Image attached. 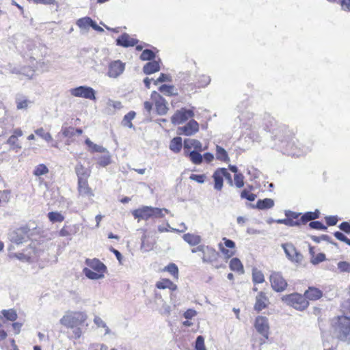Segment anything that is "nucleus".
<instances>
[{"mask_svg":"<svg viewBox=\"0 0 350 350\" xmlns=\"http://www.w3.org/2000/svg\"><path fill=\"white\" fill-rule=\"evenodd\" d=\"M325 260V255L323 253H319L316 256H313L311 258V263L317 265Z\"/></svg>","mask_w":350,"mask_h":350,"instance_id":"obj_61","label":"nucleus"},{"mask_svg":"<svg viewBox=\"0 0 350 350\" xmlns=\"http://www.w3.org/2000/svg\"><path fill=\"white\" fill-rule=\"evenodd\" d=\"M193 116L194 113L192 109L181 108L180 110L176 111L172 116L171 121L174 124H180Z\"/></svg>","mask_w":350,"mask_h":350,"instance_id":"obj_8","label":"nucleus"},{"mask_svg":"<svg viewBox=\"0 0 350 350\" xmlns=\"http://www.w3.org/2000/svg\"><path fill=\"white\" fill-rule=\"evenodd\" d=\"M244 176L241 173L236 174L234 176V185L237 188L244 186Z\"/></svg>","mask_w":350,"mask_h":350,"instance_id":"obj_55","label":"nucleus"},{"mask_svg":"<svg viewBox=\"0 0 350 350\" xmlns=\"http://www.w3.org/2000/svg\"><path fill=\"white\" fill-rule=\"evenodd\" d=\"M62 133L63 135L66 137H72L75 135V128L72 126L68 127H62Z\"/></svg>","mask_w":350,"mask_h":350,"instance_id":"obj_60","label":"nucleus"},{"mask_svg":"<svg viewBox=\"0 0 350 350\" xmlns=\"http://www.w3.org/2000/svg\"><path fill=\"white\" fill-rule=\"evenodd\" d=\"M311 239L316 243H320L321 241H325L335 246L338 245V244L336 242L332 241L331 238L327 234H323L320 237L311 236Z\"/></svg>","mask_w":350,"mask_h":350,"instance_id":"obj_50","label":"nucleus"},{"mask_svg":"<svg viewBox=\"0 0 350 350\" xmlns=\"http://www.w3.org/2000/svg\"><path fill=\"white\" fill-rule=\"evenodd\" d=\"M306 299L317 300L323 296V292L316 287H309L304 293Z\"/></svg>","mask_w":350,"mask_h":350,"instance_id":"obj_23","label":"nucleus"},{"mask_svg":"<svg viewBox=\"0 0 350 350\" xmlns=\"http://www.w3.org/2000/svg\"><path fill=\"white\" fill-rule=\"evenodd\" d=\"M183 238L191 246L198 245L202 241V237L200 235L191 233L185 234Z\"/></svg>","mask_w":350,"mask_h":350,"instance_id":"obj_28","label":"nucleus"},{"mask_svg":"<svg viewBox=\"0 0 350 350\" xmlns=\"http://www.w3.org/2000/svg\"><path fill=\"white\" fill-rule=\"evenodd\" d=\"M48 218L53 223L62 222L64 219V217L59 212H49Z\"/></svg>","mask_w":350,"mask_h":350,"instance_id":"obj_45","label":"nucleus"},{"mask_svg":"<svg viewBox=\"0 0 350 350\" xmlns=\"http://www.w3.org/2000/svg\"><path fill=\"white\" fill-rule=\"evenodd\" d=\"M31 234V230L27 226H22L11 232L9 239L12 243L17 245L26 242Z\"/></svg>","mask_w":350,"mask_h":350,"instance_id":"obj_5","label":"nucleus"},{"mask_svg":"<svg viewBox=\"0 0 350 350\" xmlns=\"http://www.w3.org/2000/svg\"><path fill=\"white\" fill-rule=\"evenodd\" d=\"M338 268L341 272L350 273V262L340 261L338 263Z\"/></svg>","mask_w":350,"mask_h":350,"instance_id":"obj_59","label":"nucleus"},{"mask_svg":"<svg viewBox=\"0 0 350 350\" xmlns=\"http://www.w3.org/2000/svg\"><path fill=\"white\" fill-rule=\"evenodd\" d=\"M320 217V212L318 209H316L314 211H308L305 213H304L300 219V225L301 224H306L308 221H312L316 219L319 218Z\"/></svg>","mask_w":350,"mask_h":350,"instance_id":"obj_25","label":"nucleus"},{"mask_svg":"<svg viewBox=\"0 0 350 350\" xmlns=\"http://www.w3.org/2000/svg\"><path fill=\"white\" fill-rule=\"evenodd\" d=\"M191 148H193V150L196 151H203L205 150L207 147H202V143L195 139H186L184 141V149L185 152L187 151V150H189Z\"/></svg>","mask_w":350,"mask_h":350,"instance_id":"obj_20","label":"nucleus"},{"mask_svg":"<svg viewBox=\"0 0 350 350\" xmlns=\"http://www.w3.org/2000/svg\"><path fill=\"white\" fill-rule=\"evenodd\" d=\"M92 19L90 17H84L77 21V25L81 29H88L91 27Z\"/></svg>","mask_w":350,"mask_h":350,"instance_id":"obj_46","label":"nucleus"},{"mask_svg":"<svg viewBox=\"0 0 350 350\" xmlns=\"http://www.w3.org/2000/svg\"><path fill=\"white\" fill-rule=\"evenodd\" d=\"M224 170H221V168H218L213 173V178L214 180L215 189L217 191L221 190L224 183Z\"/></svg>","mask_w":350,"mask_h":350,"instance_id":"obj_22","label":"nucleus"},{"mask_svg":"<svg viewBox=\"0 0 350 350\" xmlns=\"http://www.w3.org/2000/svg\"><path fill=\"white\" fill-rule=\"evenodd\" d=\"M159 90L166 96H174L178 94V92L174 85L166 84L161 85L159 87Z\"/></svg>","mask_w":350,"mask_h":350,"instance_id":"obj_37","label":"nucleus"},{"mask_svg":"<svg viewBox=\"0 0 350 350\" xmlns=\"http://www.w3.org/2000/svg\"><path fill=\"white\" fill-rule=\"evenodd\" d=\"M136 113L133 111H129L126 113L122 120V125L124 126L129 127L130 129L133 128V124H132V120L135 118Z\"/></svg>","mask_w":350,"mask_h":350,"instance_id":"obj_36","label":"nucleus"},{"mask_svg":"<svg viewBox=\"0 0 350 350\" xmlns=\"http://www.w3.org/2000/svg\"><path fill=\"white\" fill-rule=\"evenodd\" d=\"M252 280L254 283L260 284L265 281L264 275L257 269H254L252 271Z\"/></svg>","mask_w":350,"mask_h":350,"instance_id":"obj_43","label":"nucleus"},{"mask_svg":"<svg viewBox=\"0 0 350 350\" xmlns=\"http://www.w3.org/2000/svg\"><path fill=\"white\" fill-rule=\"evenodd\" d=\"M75 172L77 174L78 180L81 179H88L90 176V171L86 169L81 163L77 164L75 167Z\"/></svg>","mask_w":350,"mask_h":350,"instance_id":"obj_31","label":"nucleus"},{"mask_svg":"<svg viewBox=\"0 0 350 350\" xmlns=\"http://www.w3.org/2000/svg\"><path fill=\"white\" fill-rule=\"evenodd\" d=\"M79 230V226L77 224L73 225H65L59 231V234L60 237H70L75 235L78 232Z\"/></svg>","mask_w":350,"mask_h":350,"instance_id":"obj_24","label":"nucleus"},{"mask_svg":"<svg viewBox=\"0 0 350 350\" xmlns=\"http://www.w3.org/2000/svg\"><path fill=\"white\" fill-rule=\"evenodd\" d=\"M78 191L79 195L91 198L94 193L91 188L88 186V179H81L78 180Z\"/></svg>","mask_w":350,"mask_h":350,"instance_id":"obj_19","label":"nucleus"},{"mask_svg":"<svg viewBox=\"0 0 350 350\" xmlns=\"http://www.w3.org/2000/svg\"><path fill=\"white\" fill-rule=\"evenodd\" d=\"M35 133L39 137H42L46 142H49L53 140L51 135L48 132H45L43 128H39L36 129L35 131Z\"/></svg>","mask_w":350,"mask_h":350,"instance_id":"obj_48","label":"nucleus"},{"mask_svg":"<svg viewBox=\"0 0 350 350\" xmlns=\"http://www.w3.org/2000/svg\"><path fill=\"white\" fill-rule=\"evenodd\" d=\"M151 98L155 103L156 110L159 115H165L167 113L168 107L167 102L159 93L154 91L151 94Z\"/></svg>","mask_w":350,"mask_h":350,"instance_id":"obj_11","label":"nucleus"},{"mask_svg":"<svg viewBox=\"0 0 350 350\" xmlns=\"http://www.w3.org/2000/svg\"><path fill=\"white\" fill-rule=\"evenodd\" d=\"M6 144L10 146V150L15 152H18L22 148L18 139L16 138L14 136H10L8 139Z\"/></svg>","mask_w":350,"mask_h":350,"instance_id":"obj_34","label":"nucleus"},{"mask_svg":"<svg viewBox=\"0 0 350 350\" xmlns=\"http://www.w3.org/2000/svg\"><path fill=\"white\" fill-rule=\"evenodd\" d=\"M270 282L272 288L276 292L284 291L286 286L287 282L280 273L274 272L270 275Z\"/></svg>","mask_w":350,"mask_h":350,"instance_id":"obj_9","label":"nucleus"},{"mask_svg":"<svg viewBox=\"0 0 350 350\" xmlns=\"http://www.w3.org/2000/svg\"><path fill=\"white\" fill-rule=\"evenodd\" d=\"M274 201L271 198H265L263 200H258L256 202L255 208L259 210L269 209L273 207Z\"/></svg>","mask_w":350,"mask_h":350,"instance_id":"obj_30","label":"nucleus"},{"mask_svg":"<svg viewBox=\"0 0 350 350\" xmlns=\"http://www.w3.org/2000/svg\"><path fill=\"white\" fill-rule=\"evenodd\" d=\"M155 57L154 53L150 49H145L143 51L140 55V59L143 61H152L154 60Z\"/></svg>","mask_w":350,"mask_h":350,"instance_id":"obj_49","label":"nucleus"},{"mask_svg":"<svg viewBox=\"0 0 350 350\" xmlns=\"http://www.w3.org/2000/svg\"><path fill=\"white\" fill-rule=\"evenodd\" d=\"M156 286L159 289L169 288L171 291H175L177 288V286L168 279L157 282Z\"/></svg>","mask_w":350,"mask_h":350,"instance_id":"obj_33","label":"nucleus"},{"mask_svg":"<svg viewBox=\"0 0 350 350\" xmlns=\"http://www.w3.org/2000/svg\"><path fill=\"white\" fill-rule=\"evenodd\" d=\"M165 81H168V82L172 81V77L168 75L161 73L160 75V76L159 77V78L154 81V83L155 85H157L159 83H163V82H165Z\"/></svg>","mask_w":350,"mask_h":350,"instance_id":"obj_64","label":"nucleus"},{"mask_svg":"<svg viewBox=\"0 0 350 350\" xmlns=\"http://www.w3.org/2000/svg\"><path fill=\"white\" fill-rule=\"evenodd\" d=\"M268 299L265 295V294L262 292H260L256 297V303L254 305V309L260 312L262 309L267 307V302Z\"/></svg>","mask_w":350,"mask_h":350,"instance_id":"obj_27","label":"nucleus"},{"mask_svg":"<svg viewBox=\"0 0 350 350\" xmlns=\"http://www.w3.org/2000/svg\"><path fill=\"white\" fill-rule=\"evenodd\" d=\"M309 226L312 229L325 230L327 227L319 221H312L309 223Z\"/></svg>","mask_w":350,"mask_h":350,"instance_id":"obj_58","label":"nucleus"},{"mask_svg":"<svg viewBox=\"0 0 350 350\" xmlns=\"http://www.w3.org/2000/svg\"><path fill=\"white\" fill-rule=\"evenodd\" d=\"M282 248L286 257L292 262H300L303 259V256L297 251L295 246L290 243H283Z\"/></svg>","mask_w":350,"mask_h":350,"instance_id":"obj_10","label":"nucleus"},{"mask_svg":"<svg viewBox=\"0 0 350 350\" xmlns=\"http://www.w3.org/2000/svg\"><path fill=\"white\" fill-rule=\"evenodd\" d=\"M216 158L218 160L222 161H229V157L228 155L227 152L225 150L224 148L219 146H216Z\"/></svg>","mask_w":350,"mask_h":350,"instance_id":"obj_41","label":"nucleus"},{"mask_svg":"<svg viewBox=\"0 0 350 350\" xmlns=\"http://www.w3.org/2000/svg\"><path fill=\"white\" fill-rule=\"evenodd\" d=\"M87 319L88 316L83 312L68 310L66 312L59 322L67 328H75L83 325Z\"/></svg>","mask_w":350,"mask_h":350,"instance_id":"obj_2","label":"nucleus"},{"mask_svg":"<svg viewBox=\"0 0 350 350\" xmlns=\"http://www.w3.org/2000/svg\"><path fill=\"white\" fill-rule=\"evenodd\" d=\"M15 101L16 103L17 109H27L32 102L27 98V97L23 94H17L16 96Z\"/></svg>","mask_w":350,"mask_h":350,"instance_id":"obj_26","label":"nucleus"},{"mask_svg":"<svg viewBox=\"0 0 350 350\" xmlns=\"http://www.w3.org/2000/svg\"><path fill=\"white\" fill-rule=\"evenodd\" d=\"M125 69V64L120 60L112 61L108 66L107 76L110 78H117L121 75Z\"/></svg>","mask_w":350,"mask_h":350,"instance_id":"obj_12","label":"nucleus"},{"mask_svg":"<svg viewBox=\"0 0 350 350\" xmlns=\"http://www.w3.org/2000/svg\"><path fill=\"white\" fill-rule=\"evenodd\" d=\"M285 216L292 220H299V217L301 215V213L293 212L290 210H286L284 212Z\"/></svg>","mask_w":350,"mask_h":350,"instance_id":"obj_63","label":"nucleus"},{"mask_svg":"<svg viewBox=\"0 0 350 350\" xmlns=\"http://www.w3.org/2000/svg\"><path fill=\"white\" fill-rule=\"evenodd\" d=\"M198 130V123L194 120H191L186 125L178 128V133L189 136L195 134Z\"/></svg>","mask_w":350,"mask_h":350,"instance_id":"obj_16","label":"nucleus"},{"mask_svg":"<svg viewBox=\"0 0 350 350\" xmlns=\"http://www.w3.org/2000/svg\"><path fill=\"white\" fill-rule=\"evenodd\" d=\"M200 151L192 150L189 152L187 151L185 152V156H188L189 157L190 161L196 165H200L203 161V157L200 153Z\"/></svg>","mask_w":350,"mask_h":350,"instance_id":"obj_29","label":"nucleus"},{"mask_svg":"<svg viewBox=\"0 0 350 350\" xmlns=\"http://www.w3.org/2000/svg\"><path fill=\"white\" fill-rule=\"evenodd\" d=\"M334 3H339L342 10L350 12V0H336Z\"/></svg>","mask_w":350,"mask_h":350,"instance_id":"obj_62","label":"nucleus"},{"mask_svg":"<svg viewBox=\"0 0 350 350\" xmlns=\"http://www.w3.org/2000/svg\"><path fill=\"white\" fill-rule=\"evenodd\" d=\"M219 256V253L215 250V248L207 245L202 254V260L205 263L213 264L217 260Z\"/></svg>","mask_w":350,"mask_h":350,"instance_id":"obj_14","label":"nucleus"},{"mask_svg":"<svg viewBox=\"0 0 350 350\" xmlns=\"http://www.w3.org/2000/svg\"><path fill=\"white\" fill-rule=\"evenodd\" d=\"M211 82V78L209 76L202 75L199 77L198 80V87L204 88L207 86Z\"/></svg>","mask_w":350,"mask_h":350,"instance_id":"obj_54","label":"nucleus"},{"mask_svg":"<svg viewBox=\"0 0 350 350\" xmlns=\"http://www.w3.org/2000/svg\"><path fill=\"white\" fill-rule=\"evenodd\" d=\"M168 213L169 211L166 208H159L149 206H143L132 211V215L138 221L140 220H148L149 219L161 218L165 214Z\"/></svg>","mask_w":350,"mask_h":350,"instance_id":"obj_1","label":"nucleus"},{"mask_svg":"<svg viewBox=\"0 0 350 350\" xmlns=\"http://www.w3.org/2000/svg\"><path fill=\"white\" fill-rule=\"evenodd\" d=\"M282 300L287 305L301 311L305 310L309 305L304 294L302 295L297 293L284 295Z\"/></svg>","mask_w":350,"mask_h":350,"instance_id":"obj_4","label":"nucleus"},{"mask_svg":"<svg viewBox=\"0 0 350 350\" xmlns=\"http://www.w3.org/2000/svg\"><path fill=\"white\" fill-rule=\"evenodd\" d=\"M241 198L243 199H247L250 202H253L255 200L256 195L252 193H250L247 189H243L241 192Z\"/></svg>","mask_w":350,"mask_h":350,"instance_id":"obj_57","label":"nucleus"},{"mask_svg":"<svg viewBox=\"0 0 350 350\" xmlns=\"http://www.w3.org/2000/svg\"><path fill=\"white\" fill-rule=\"evenodd\" d=\"M1 313L7 320L11 321H14L18 317L17 313L14 309L3 310Z\"/></svg>","mask_w":350,"mask_h":350,"instance_id":"obj_44","label":"nucleus"},{"mask_svg":"<svg viewBox=\"0 0 350 350\" xmlns=\"http://www.w3.org/2000/svg\"><path fill=\"white\" fill-rule=\"evenodd\" d=\"M334 333L339 340L350 344V319L345 316L338 317Z\"/></svg>","mask_w":350,"mask_h":350,"instance_id":"obj_3","label":"nucleus"},{"mask_svg":"<svg viewBox=\"0 0 350 350\" xmlns=\"http://www.w3.org/2000/svg\"><path fill=\"white\" fill-rule=\"evenodd\" d=\"M229 267L233 271L243 272V266L237 258H233L230 260Z\"/></svg>","mask_w":350,"mask_h":350,"instance_id":"obj_38","label":"nucleus"},{"mask_svg":"<svg viewBox=\"0 0 350 350\" xmlns=\"http://www.w3.org/2000/svg\"><path fill=\"white\" fill-rule=\"evenodd\" d=\"M137 42L138 40L131 38L126 33H124L116 40V44L123 47L133 46L137 44Z\"/></svg>","mask_w":350,"mask_h":350,"instance_id":"obj_17","label":"nucleus"},{"mask_svg":"<svg viewBox=\"0 0 350 350\" xmlns=\"http://www.w3.org/2000/svg\"><path fill=\"white\" fill-rule=\"evenodd\" d=\"M161 60H152L146 63L143 68V72L146 75H151L160 70Z\"/></svg>","mask_w":350,"mask_h":350,"instance_id":"obj_21","label":"nucleus"},{"mask_svg":"<svg viewBox=\"0 0 350 350\" xmlns=\"http://www.w3.org/2000/svg\"><path fill=\"white\" fill-rule=\"evenodd\" d=\"M222 241H224V245H223L222 243H219V249L227 258H229L234 255V252L228 250L225 247H228L230 249H233L235 247V243L233 241L228 239L226 237L223 238Z\"/></svg>","mask_w":350,"mask_h":350,"instance_id":"obj_15","label":"nucleus"},{"mask_svg":"<svg viewBox=\"0 0 350 350\" xmlns=\"http://www.w3.org/2000/svg\"><path fill=\"white\" fill-rule=\"evenodd\" d=\"M10 258H16L23 262H29V254H25L24 252L20 253H11L9 254Z\"/></svg>","mask_w":350,"mask_h":350,"instance_id":"obj_47","label":"nucleus"},{"mask_svg":"<svg viewBox=\"0 0 350 350\" xmlns=\"http://www.w3.org/2000/svg\"><path fill=\"white\" fill-rule=\"evenodd\" d=\"M85 264L90 269L97 272L105 273L107 271V267L97 258H87Z\"/></svg>","mask_w":350,"mask_h":350,"instance_id":"obj_18","label":"nucleus"},{"mask_svg":"<svg viewBox=\"0 0 350 350\" xmlns=\"http://www.w3.org/2000/svg\"><path fill=\"white\" fill-rule=\"evenodd\" d=\"M182 138L180 137H176L173 138L170 144V149L175 153L179 152L182 148Z\"/></svg>","mask_w":350,"mask_h":350,"instance_id":"obj_35","label":"nucleus"},{"mask_svg":"<svg viewBox=\"0 0 350 350\" xmlns=\"http://www.w3.org/2000/svg\"><path fill=\"white\" fill-rule=\"evenodd\" d=\"M254 326L259 334L265 338H268L269 327L267 317L261 316L256 317Z\"/></svg>","mask_w":350,"mask_h":350,"instance_id":"obj_13","label":"nucleus"},{"mask_svg":"<svg viewBox=\"0 0 350 350\" xmlns=\"http://www.w3.org/2000/svg\"><path fill=\"white\" fill-rule=\"evenodd\" d=\"M94 323L98 328H103L105 329V335L110 334L111 330L106 324V323L98 316L94 318Z\"/></svg>","mask_w":350,"mask_h":350,"instance_id":"obj_39","label":"nucleus"},{"mask_svg":"<svg viewBox=\"0 0 350 350\" xmlns=\"http://www.w3.org/2000/svg\"><path fill=\"white\" fill-rule=\"evenodd\" d=\"M23 252L27 254H29L30 261L33 260L38 255V250H36L34 243H31Z\"/></svg>","mask_w":350,"mask_h":350,"instance_id":"obj_51","label":"nucleus"},{"mask_svg":"<svg viewBox=\"0 0 350 350\" xmlns=\"http://www.w3.org/2000/svg\"><path fill=\"white\" fill-rule=\"evenodd\" d=\"M83 273L90 280H99L104 278L105 273L93 271L90 268L85 267L83 269Z\"/></svg>","mask_w":350,"mask_h":350,"instance_id":"obj_32","label":"nucleus"},{"mask_svg":"<svg viewBox=\"0 0 350 350\" xmlns=\"http://www.w3.org/2000/svg\"><path fill=\"white\" fill-rule=\"evenodd\" d=\"M164 270L168 271L175 278H178V268L176 264L170 263L167 267H165Z\"/></svg>","mask_w":350,"mask_h":350,"instance_id":"obj_53","label":"nucleus"},{"mask_svg":"<svg viewBox=\"0 0 350 350\" xmlns=\"http://www.w3.org/2000/svg\"><path fill=\"white\" fill-rule=\"evenodd\" d=\"M70 93L75 97H80L90 100H96L95 90L89 86L81 85L70 90Z\"/></svg>","mask_w":350,"mask_h":350,"instance_id":"obj_6","label":"nucleus"},{"mask_svg":"<svg viewBox=\"0 0 350 350\" xmlns=\"http://www.w3.org/2000/svg\"><path fill=\"white\" fill-rule=\"evenodd\" d=\"M196 350H206L204 345V338L202 336H198L196 340Z\"/></svg>","mask_w":350,"mask_h":350,"instance_id":"obj_56","label":"nucleus"},{"mask_svg":"<svg viewBox=\"0 0 350 350\" xmlns=\"http://www.w3.org/2000/svg\"><path fill=\"white\" fill-rule=\"evenodd\" d=\"M105 154L98 157L96 159L98 161V164L101 167H106L109 165L111 162V155L107 150V152H104Z\"/></svg>","mask_w":350,"mask_h":350,"instance_id":"obj_40","label":"nucleus"},{"mask_svg":"<svg viewBox=\"0 0 350 350\" xmlns=\"http://www.w3.org/2000/svg\"><path fill=\"white\" fill-rule=\"evenodd\" d=\"M277 224H284L286 226H290V227H294V226H300V221L299 220H292L289 218L286 217L285 219H278L275 221Z\"/></svg>","mask_w":350,"mask_h":350,"instance_id":"obj_42","label":"nucleus"},{"mask_svg":"<svg viewBox=\"0 0 350 350\" xmlns=\"http://www.w3.org/2000/svg\"><path fill=\"white\" fill-rule=\"evenodd\" d=\"M274 137L281 142H286L287 146H295V142H290L292 140V132L284 125L279 126L275 130Z\"/></svg>","mask_w":350,"mask_h":350,"instance_id":"obj_7","label":"nucleus"},{"mask_svg":"<svg viewBox=\"0 0 350 350\" xmlns=\"http://www.w3.org/2000/svg\"><path fill=\"white\" fill-rule=\"evenodd\" d=\"M49 172V169L44 164H39L37 165L33 171V174L37 176H40L46 174Z\"/></svg>","mask_w":350,"mask_h":350,"instance_id":"obj_52","label":"nucleus"}]
</instances>
